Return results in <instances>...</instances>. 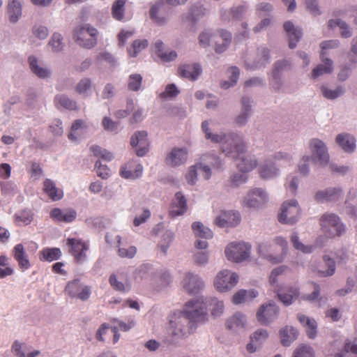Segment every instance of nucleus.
Masks as SVG:
<instances>
[{
	"instance_id": "f257e3e1",
	"label": "nucleus",
	"mask_w": 357,
	"mask_h": 357,
	"mask_svg": "<svg viewBox=\"0 0 357 357\" xmlns=\"http://www.w3.org/2000/svg\"><path fill=\"white\" fill-rule=\"evenodd\" d=\"M208 313L202 300L192 299L187 302L182 311H176L169 317V324L172 343L177 344L193 333L198 325L206 322Z\"/></svg>"
},
{
	"instance_id": "f03ea898",
	"label": "nucleus",
	"mask_w": 357,
	"mask_h": 357,
	"mask_svg": "<svg viewBox=\"0 0 357 357\" xmlns=\"http://www.w3.org/2000/svg\"><path fill=\"white\" fill-rule=\"evenodd\" d=\"M202 129L206 139L220 144L222 153L238 161L236 165L239 171L243 173L250 172L257 167V158L245 153L246 146L239 135L234 132L213 133L208 121L202 122Z\"/></svg>"
},
{
	"instance_id": "7ed1b4c3",
	"label": "nucleus",
	"mask_w": 357,
	"mask_h": 357,
	"mask_svg": "<svg viewBox=\"0 0 357 357\" xmlns=\"http://www.w3.org/2000/svg\"><path fill=\"white\" fill-rule=\"evenodd\" d=\"M98 35V30L89 24L79 25L73 30L74 40L86 49H91L96 45Z\"/></svg>"
},
{
	"instance_id": "20e7f679",
	"label": "nucleus",
	"mask_w": 357,
	"mask_h": 357,
	"mask_svg": "<svg viewBox=\"0 0 357 357\" xmlns=\"http://www.w3.org/2000/svg\"><path fill=\"white\" fill-rule=\"evenodd\" d=\"M321 226L328 237L340 236L345 231V226L340 218L334 213H325L321 219Z\"/></svg>"
},
{
	"instance_id": "39448f33",
	"label": "nucleus",
	"mask_w": 357,
	"mask_h": 357,
	"mask_svg": "<svg viewBox=\"0 0 357 357\" xmlns=\"http://www.w3.org/2000/svg\"><path fill=\"white\" fill-rule=\"evenodd\" d=\"M300 215L301 208L298 202L293 199L282 204L278 220L282 224L292 225L298 222Z\"/></svg>"
},
{
	"instance_id": "423d86ee",
	"label": "nucleus",
	"mask_w": 357,
	"mask_h": 357,
	"mask_svg": "<svg viewBox=\"0 0 357 357\" xmlns=\"http://www.w3.org/2000/svg\"><path fill=\"white\" fill-rule=\"evenodd\" d=\"M251 245L244 242L231 243L225 249V255L230 261L239 263L248 259L250 255Z\"/></svg>"
},
{
	"instance_id": "0eeeda50",
	"label": "nucleus",
	"mask_w": 357,
	"mask_h": 357,
	"mask_svg": "<svg viewBox=\"0 0 357 357\" xmlns=\"http://www.w3.org/2000/svg\"><path fill=\"white\" fill-rule=\"evenodd\" d=\"M65 293L72 298L85 301L89 298L91 289L89 286L84 284L79 279H75L67 283Z\"/></svg>"
},
{
	"instance_id": "6e6552de",
	"label": "nucleus",
	"mask_w": 357,
	"mask_h": 357,
	"mask_svg": "<svg viewBox=\"0 0 357 357\" xmlns=\"http://www.w3.org/2000/svg\"><path fill=\"white\" fill-rule=\"evenodd\" d=\"M309 148L312 155L310 158L321 166H326L329 162V154L325 143L318 138H313L309 142Z\"/></svg>"
},
{
	"instance_id": "1a4fd4ad",
	"label": "nucleus",
	"mask_w": 357,
	"mask_h": 357,
	"mask_svg": "<svg viewBox=\"0 0 357 357\" xmlns=\"http://www.w3.org/2000/svg\"><path fill=\"white\" fill-rule=\"evenodd\" d=\"M66 245L69 247V252L74 257L78 264H83L86 259V252L89 250V243L79 238H68Z\"/></svg>"
},
{
	"instance_id": "9d476101",
	"label": "nucleus",
	"mask_w": 357,
	"mask_h": 357,
	"mask_svg": "<svg viewBox=\"0 0 357 357\" xmlns=\"http://www.w3.org/2000/svg\"><path fill=\"white\" fill-rule=\"evenodd\" d=\"M238 280V276L236 273L223 270L217 275L214 285L218 291L225 292L232 289L237 284Z\"/></svg>"
},
{
	"instance_id": "9b49d317",
	"label": "nucleus",
	"mask_w": 357,
	"mask_h": 357,
	"mask_svg": "<svg viewBox=\"0 0 357 357\" xmlns=\"http://www.w3.org/2000/svg\"><path fill=\"white\" fill-rule=\"evenodd\" d=\"M188 158V151L185 147H174L166 155L165 164L171 167L184 165Z\"/></svg>"
},
{
	"instance_id": "f8f14e48",
	"label": "nucleus",
	"mask_w": 357,
	"mask_h": 357,
	"mask_svg": "<svg viewBox=\"0 0 357 357\" xmlns=\"http://www.w3.org/2000/svg\"><path fill=\"white\" fill-rule=\"evenodd\" d=\"M278 314L279 307L273 301H271L260 307L257 313V317L261 324L268 325L277 319Z\"/></svg>"
},
{
	"instance_id": "ddd939ff",
	"label": "nucleus",
	"mask_w": 357,
	"mask_h": 357,
	"mask_svg": "<svg viewBox=\"0 0 357 357\" xmlns=\"http://www.w3.org/2000/svg\"><path fill=\"white\" fill-rule=\"evenodd\" d=\"M268 200L267 193L262 188H255L249 191L244 197L243 204L248 208H257L264 205Z\"/></svg>"
},
{
	"instance_id": "4468645a",
	"label": "nucleus",
	"mask_w": 357,
	"mask_h": 357,
	"mask_svg": "<svg viewBox=\"0 0 357 357\" xmlns=\"http://www.w3.org/2000/svg\"><path fill=\"white\" fill-rule=\"evenodd\" d=\"M147 136V132L142 130L135 132L131 137L130 145L132 147L139 146L136 149V154L139 157H143L149 152V142Z\"/></svg>"
},
{
	"instance_id": "2eb2a0df",
	"label": "nucleus",
	"mask_w": 357,
	"mask_h": 357,
	"mask_svg": "<svg viewBox=\"0 0 357 357\" xmlns=\"http://www.w3.org/2000/svg\"><path fill=\"white\" fill-rule=\"evenodd\" d=\"M183 289L190 294H196L204 288V283L197 274L188 272L182 281Z\"/></svg>"
},
{
	"instance_id": "dca6fc26",
	"label": "nucleus",
	"mask_w": 357,
	"mask_h": 357,
	"mask_svg": "<svg viewBox=\"0 0 357 357\" xmlns=\"http://www.w3.org/2000/svg\"><path fill=\"white\" fill-rule=\"evenodd\" d=\"M241 107L239 114L236 116L235 123L239 126H245L252 114V100L246 96L242 97Z\"/></svg>"
},
{
	"instance_id": "f3484780",
	"label": "nucleus",
	"mask_w": 357,
	"mask_h": 357,
	"mask_svg": "<svg viewBox=\"0 0 357 357\" xmlns=\"http://www.w3.org/2000/svg\"><path fill=\"white\" fill-rule=\"evenodd\" d=\"M28 63L31 73L38 78L47 79L51 77V69L45 66L36 56H29L28 57Z\"/></svg>"
},
{
	"instance_id": "a211bd4d",
	"label": "nucleus",
	"mask_w": 357,
	"mask_h": 357,
	"mask_svg": "<svg viewBox=\"0 0 357 357\" xmlns=\"http://www.w3.org/2000/svg\"><path fill=\"white\" fill-rule=\"evenodd\" d=\"M342 197V190L340 188H328L319 190L314 195V199L321 203L335 202Z\"/></svg>"
},
{
	"instance_id": "6ab92c4d",
	"label": "nucleus",
	"mask_w": 357,
	"mask_h": 357,
	"mask_svg": "<svg viewBox=\"0 0 357 357\" xmlns=\"http://www.w3.org/2000/svg\"><path fill=\"white\" fill-rule=\"evenodd\" d=\"M180 77L190 81H196L202 73V69L199 63H188L181 65L178 68Z\"/></svg>"
},
{
	"instance_id": "aec40b11",
	"label": "nucleus",
	"mask_w": 357,
	"mask_h": 357,
	"mask_svg": "<svg viewBox=\"0 0 357 357\" xmlns=\"http://www.w3.org/2000/svg\"><path fill=\"white\" fill-rule=\"evenodd\" d=\"M187 211V200L182 192L175 194L174 199L171 204L169 215L175 218L183 215Z\"/></svg>"
},
{
	"instance_id": "412c9836",
	"label": "nucleus",
	"mask_w": 357,
	"mask_h": 357,
	"mask_svg": "<svg viewBox=\"0 0 357 357\" xmlns=\"http://www.w3.org/2000/svg\"><path fill=\"white\" fill-rule=\"evenodd\" d=\"M50 218L56 222L70 223L77 218V212L73 208L61 210L59 208H53L50 212Z\"/></svg>"
},
{
	"instance_id": "4be33fe9",
	"label": "nucleus",
	"mask_w": 357,
	"mask_h": 357,
	"mask_svg": "<svg viewBox=\"0 0 357 357\" xmlns=\"http://www.w3.org/2000/svg\"><path fill=\"white\" fill-rule=\"evenodd\" d=\"M280 169L271 159L266 160L259 167L260 176L264 179H273L280 175Z\"/></svg>"
},
{
	"instance_id": "5701e85b",
	"label": "nucleus",
	"mask_w": 357,
	"mask_h": 357,
	"mask_svg": "<svg viewBox=\"0 0 357 357\" xmlns=\"http://www.w3.org/2000/svg\"><path fill=\"white\" fill-rule=\"evenodd\" d=\"M14 259L17 261L20 268L22 271L30 268L31 264L26 254L24 245L22 243L17 244L13 249Z\"/></svg>"
},
{
	"instance_id": "b1692460",
	"label": "nucleus",
	"mask_w": 357,
	"mask_h": 357,
	"mask_svg": "<svg viewBox=\"0 0 357 357\" xmlns=\"http://www.w3.org/2000/svg\"><path fill=\"white\" fill-rule=\"evenodd\" d=\"M335 141L344 152L353 153L356 149V139L348 133L338 134Z\"/></svg>"
},
{
	"instance_id": "393cba45",
	"label": "nucleus",
	"mask_w": 357,
	"mask_h": 357,
	"mask_svg": "<svg viewBox=\"0 0 357 357\" xmlns=\"http://www.w3.org/2000/svg\"><path fill=\"white\" fill-rule=\"evenodd\" d=\"M284 29L289 36V47L291 49L295 48L297 43L299 41L303 35L301 29L300 28L295 27L293 23L290 21L286 22L284 24Z\"/></svg>"
},
{
	"instance_id": "a878e982",
	"label": "nucleus",
	"mask_w": 357,
	"mask_h": 357,
	"mask_svg": "<svg viewBox=\"0 0 357 357\" xmlns=\"http://www.w3.org/2000/svg\"><path fill=\"white\" fill-rule=\"evenodd\" d=\"M258 61L253 64L245 62L247 69L256 70L261 67H264L269 63L270 51L266 47H259L257 49Z\"/></svg>"
},
{
	"instance_id": "bb28decb",
	"label": "nucleus",
	"mask_w": 357,
	"mask_h": 357,
	"mask_svg": "<svg viewBox=\"0 0 357 357\" xmlns=\"http://www.w3.org/2000/svg\"><path fill=\"white\" fill-rule=\"evenodd\" d=\"M297 317L300 323L305 328L307 337L314 339L317 335V321L314 319L301 314H298Z\"/></svg>"
},
{
	"instance_id": "cd10ccee",
	"label": "nucleus",
	"mask_w": 357,
	"mask_h": 357,
	"mask_svg": "<svg viewBox=\"0 0 357 357\" xmlns=\"http://www.w3.org/2000/svg\"><path fill=\"white\" fill-rule=\"evenodd\" d=\"M322 63L319 64L312 71L313 78H317L324 74H331L333 71V61L330 58L320 57Z\"/></svg>"
},
{
	"instance_id": "c85d7f7f",
	"label": "nucleus",
	"mask_w": 357,
	"mask_h": 357,
	"mask_svg": "<svg viewBox=\"0 0 357 357\" xmlns=\"http://www.w3.org/2000/svg\"><path fill=\"white\" fill-rule=\"evenodd\" d=\"M43 190L53 201L60 200L63 196V190L58 188L55 182L50 178H46L44 181Z\"/></svg>"
},
{
	"instance_id": "c756f323",
	"label": "nucleus",
	"mask_w": 357,
	"mask_h": 357,
	"mask_svg": "<svg viewBox=\"0 0 357 357\" xmlns=\"http://www.w3.org/2000/svg\"><path fill=\"white\" fill-rule=\"evenodd\" d=\"M277 294L280 301L286 306L290 305L294 301L296 300L299 296V289L296 287H291L287 289L285 291L277 289Z\"/></svg>"
},
{
	"instance_id": "7c9ffc66",
	"label": "nucleus",
	"mask_w": 357,
	"mask_h": 357,
	"mask_svg": "<svg viewBox=\"0 0 357 357\" xmlns=\"http://www.w3.org/2000/svg\"><path fill=\"white\" fill-rule=\"evenodd\" d=\"M247 323L246 317L241 313L236 312L232 317L227 320L226 326L227 328L237 331L244 329Z\"/></svg>"
},
{
	"instance_id": "2f4dec72",
	"label": "nucleus",
	"mask_w": 357,
	"mask_h": 357,
	"mask_svg": "<svg viewBox=\"0 0 357 357\" xmlns=\"http://www.w3.org/2000/svg\"><path fill=\"white\" fill-rule=\"evenodd\" d=\"M7 12L11 23H16L22 16V3L19 0H8Z\"/></svg>"
},
{
	"instance_id": "473e14b6",
	"label": "nucleus",
	"mask_w": 357,
	"mask_h": 357,
	"mask_svg": "<svg viewBox=\"0 0 357 357\" xmlns=\"http://www.w3.org/2000/svg\"><path fill=\"white\" fill-rule=\"evenodd\" d=\"M281 343L283 346H289L298 335V330L292 326H286L280 331Z\"/></svg>"
},
{
	"instance_id": "72a5a7b5",
	"label": "nucleus",
	"mask_w": 357,
	"mask_h": 357,
	"mask_svg": "<svg viewBox=\"0 0 357 357\" xmlns=\"http://www.w3.org/2000/svg\"><path fill=\"white\" fill-rule=\"evenodd\" d=\"M54 103L58 108L61 107L68 110L77 109V102L64 94L56 95L54 97Z\"/></svg>"
},
{
	"instance_id": "f704fd0d",
	"label": "nucleus",
	"mask_w": 357,
	"mask_h": 357,
	"mask_svg": "<svg viewBox=\"0 0 357 357\" xmlns=\"http://www.w3.org/2000/svg\"><path fill=\"white\" fill-rule=\"evenodd\" d=\"M290 241L292 243L293 247L304 254H310L314 251V246L304 245L299 238V236L297 231H294L290 236Z\"/></svg>"
},
{
	"instance_id": "c9c22d12",
	"label": "nucleus",
	"mask_w": 357,
	"mask_h": 357,
	"mask_svg": "<svg viewBox=\"0 0 357 357\" xmlns=\"http://www.w3.org/2000/svg\"><path fill=\"white\" fill-rule=\"evenodd\" d=\"M61 257V251L58 248H45L39 253L41 261L49 262L59 259Z\"/></svg>"
},
{
	"instance_id": "e433bc0d",
	"label": "nucleus",
	"mask_w": 357,
	"mask_h": 357,
	"mask_svg": "<svg viewBox=\"0 0 357 357\" xmlns=\"http://www.w3.org/2000/svg\"><path fill=\"white\" fill-rule=\"evenodd\" d=\"M192 231L197 238L208 239L213 237V232L201 222H195L192 225Z\"/></svg>"
},
{
	"instance_id": "4c0bfd02",
	"label": "nucleus",
	"mask_w": 357,
	"mask_h": 357,
	"mask_svg": "<svg viewBox=\"0 0 357 357\" xmlns=\"http://www.w3.org/2000/svg\"><path fill=\"white\" fill-rule=\"evenodd\" d=\"M200 300L204 301L203 298H199ZM206 305V308L207 307V305H208L211 307V314L214 317H220L224 311V304L223 302L221 301H219L216 298H211L210 300H208L206 302L203 301ZM207 311V310L206 309Z\"/></svg>"
},
{
	"instance_id": "58836bf2",
	"label": "nucleus",
	"mask_w": 357,
	"mask_h": 357,
	"mask_svg": "<svg viewBox=\"0 0 357 357\" xmlns=\"http://www.w3.org/2000/svg\"><path fill=\"white\" fill-rule=\"evenodd\" d=\"M323 261L327 267L326 270H317V273L321 277H328L333 275L336 269L335 262L334 259L328 255H324Z\"/></svg>"
},
{
	"instance_id": "ea45409f",
	"label": "nucleus",
	"mask_w": 357,
	"mask_h": 357,
	"mask_svg": "<svg viewBox=\"0 0 357 357\" xmlns=\"http://www.w3.org/2000/svg\"><path fill=\"white\" fill-rule=\"evenodd\" d=\"M153 273L152 266L150 264H142L135 269L133 275L136 281L140 282L147 280Z\"/></svg>"
},
{
	"instance_id": "a19ab883",
	"label": "nucleus",
	"mask_w": 357,
	"mask_h": 357,
	"mask_svg": "<svg viewBox=\"0 0 357 357\" xmlns=\"http://www.w3.org/2000/svg\"><path fill=\"white\" fill-rule=\"evenodd\" d=\"M219 34L222 40V43L216 44L215 52L218 53H222L225 52L230 45L232 39V35L231 32L225 29H220L219 31Z\"/></svg>"
},
{
	"instance_id": "79ce46f5",
	"label": "nucleus",
	"mask_w": 357,
	"mask_h": 357,
	"mask_svg": "<svg viewBox=\"0 0 357 357\" xmlns=\"http://www.w3.org/2000/svg\"><path fill=\"white\" fill-rule=\"evenodd\" d=\"M33 213L31 210H23L15 215V220L19 226H26L32 222Z\"/></svg>"
},
{
	"instance_id": "37998d69",
	"label": "nucleus",
	"mask_w": 357,
	"mask_h": 357,
	"mask_svg": "<svg viewBox=\"0 0 357 357\" xmlns=\"http://www.w3.org/2000/svg\"><path fill=\"white\" fill-rule=\"evenodd\" d=\"M228 73L230 74L229 81H225L221 84V87L225 89H227L236 85L239 78L240 70L236 66H231L228 70Z\"/></svg>"
},
{
	"instance_id": "c03bdc74",
	"label": "nucleus",
	"mask_w": 357,
	"mask_h": 357,
	"mask_svg": "<svg viewBox=\"0 0 357 357\" xmlns=\"http://www.w3.org/2000/svg\"><path fill=\"white\" fill-rule=\"evenodd\" d=\"M126 0H116L112 8V17L119 21H121L124 17Z\"/></svg>"
},
{
	"instance_id": "a18cd8bd",
	"label": "nucleus",
	"mask_w": 357,
	"mask_h": 357,
	"mask_svg": "<svg viewBox=\"0 0 357 357\" xmlns=\"http://www.w3.org/2000/svg\"><path fill=\"white\" fill-rule=\"evenodd\" d=\"M273 157L275 161L280 162L282 167L291 166L294 162L292 155L288 152L278 151L275 153Z\"/></svg>"
},
{
	"instance_id": "49530a36",
	"label": "nucleus",
	"mask_w": 357,
	"mask_h": 357,
	"mask_svg": "<svg viewBox=\"0 0 357 357\" xmlns=\"http://www.w3.org/2000/svg\"><path fill=\"white\" fill-rule=\"evenodd\" d=\"M320 57L328 58V51L336 49L340 46V41L337 39L322 41L320 43Z\"/></svg>"
},
{
	"instance_id": "de8ad7c7",
	"label": "nucleus",
	"mask_w": 357,
	"mask_h": 357,
	"mask_svg": "<svg viewBox=\"0 0 357 357\" xmlns=\"http://www.w3.org/2000/svg\"><path fill=\"white\" fill-rule=\"evenodd\" d=\"M48 45L54 52H59L63 50V36L59 33H54L49 40Z\"/></svg>"
},
{
	"instance_id": "09e8293b",
	"label": "nucleus",
	"mask_w": 357,
	"mask_h": 357,
	"mask_svg": "<svg viewBox=\"0 0 357 357\" xmlns=\"http://www.w3.org/2000/svg\"><path fill=\"white\" fill-rule=\"evenodd\" d=\"M202 162L210 165L213 168L217 169H222L223 168V163L218 156L214 153H206L202 157Z\"/></svg>"
},
{
	"instance_id": "8fccbe9b",
	"label": "nucleus",
	"mask_w": 357,
	"mask_h": 357,
	"mask_svg": "<svg viewBox=\"0 0 357 357\" xmlns=\"http://www.w3.org/2000/svg\"><path fill=\"white\" fill-rule=\"evenodd\" d=\"M321 93L324 98L328 100H334L341 96L344 91L342 86H337L335 89H331L325 86L321 88Z\"/></svg>"
},
{
	"instance_id": "3c124183",
	"label": "nucleus",
	"mask_w": 357,
	"mask_h": 357,
	"mask_svg": "<svg viewBox=\"0 0 357 357\" xmlns=\"http://www.w3.org/2000/svg\"><path fill=\"white\" fill-rule=\"evenodd\" d=\"M142 76L140 74L134 73L128 77V88L132 91H138L141 89Z\"/></svg>"
},
{
	"instance_id": "603ef678",
	"label": "nucleus",
	"mask_w": 357,
	"mask_h": 357,
	"mask_svg": "<svg viewBox=\"0 0 357 357\" xmlns=\"http://www.w3.org/2000/svg\"><path fill=\"white\" fill-rule=\"evenodd\" d=\"M207 13L206 8L200 3L192 6L190 8V17L192 20L197 22Z\"/></svg>"
},
{
	"instance_id": "864d4df0",
	"label": "nucleus",
	"mask_w": 357,
	"mask_h": 357,
	"mask_svg": "<svg viewBox=\"0 0 357 357\" xmlns=\"http://www.w3.org/2000/svg\"><path fill=\"white\" fill-rule=\"evenodd\" d=\"M148 46V40L146 39L135 40L130 48L128 50L129 55L135 57L144 49Z\"/></svg>"
},
{
	"instance_id": "5fc2aeb1",
	"label": "nucleus",
	"mask_w": 357,
	"mask_h": 357,
	"mask_svg": "<svg viewBox=\"0 0 357 357\" xmlns=\"http://www.w3.org/2000/svg\"><path fill=\"white\" fill-rule=\"evenodd\" d=\"M248 181V176L245 174L234 173L228 179V185L231 188H238L245 183Z\"/></svg>"
},
{
	"instance_id": "6e6d98bb",
	"label": "nucleus",
	"mask_w": 357,
	"mask_h": 357,
	"mask_svg": "<svg viewBox=\"0 0 357 357\" xmlns=\"http://www.w3.org/2000/svg\"><path fill=\"white\" fill-rule=\"evenodd\" d=\"M269 250H271V245L268 243H263L258 246V252L264 258L267 259L268 261H273L275 263L280 262L279 257H273L271 254L268 253Z\"/></svg>"
},
{
	"instance_id": "4d7b16f0",
	"label": "nucleus",
	"mask_w": 357,
	"mask_h": 357,
	"mask_svg": "<svg viewBox=\"0 0 357 357\" xmlns=\"http://www.w3.org/2000/svg\"><path fill=\"white\" fill-rule=\"evenodd\" d=\"M292 357H314V352L310 346L301 345L295 349Z\"/></svg>"
},
{
	"instance_id": "13d9d810",
	"label": "nucleus",
	"mask_w": 357,
	"mask_h": 357,
	"mask_svg": "<svg viewBox=\"0 0 357 357\" xmlns=\"http://www.w3.org/2000/svg\"><path fill=\"white\" fill-rule=\"evenodd\" d=\"M328 352L330 354L333 355L334 357H344L347 353L345 352L344 347L342 348L341 342L337 340L331 344Z\"/></svg>"
},
{
	"instance_id": "bf43d9fd",
	"label": "nucleus",
	"mask_w": 357,
	"mask_h": 357,
	"mask_svg": "<svg viewBox=\"0 0 357 357\" xmlns=\"http://www.w3.org/2000/svg\"><path fill=\"white\" fill-rule=\"evenodd\" d=\"M300 179L297 176L289 175L287 178V182L285 183L286 188L291 194H295L298 190Z\"/></svg>"
},
{
	"instance_id": "052dcab7",
	"label": "nucleus",
	"mask_w": 357,
	"mask_h": 357,
	"mask_svg": "<svg viewBox=\"0 0 357 357\" xmlns=\"http://www.w3.org/2000/svg\"><path fill=\"white\" fill-rule=\"evenodd\" d=\"M33 35L40 40H45L49 34L47 27L42 24H35L32 28Z\"/></svg>"
},
{
	"instance_id": "680f3d73",
	"label": "nucleus",
	"mask_w": 357,
	"mask_h": 357,
	"mask_svg": "<svg viewBox=\"0 0 357 357\" xmlns=\"http://www.w3.org/2000/svg\"><path fill=\"white\" fill-rule=\"evenodd\" d=\"M102 126L105 130L110 132L117 133L119 123L114 121L111 118L105 116L102 119Z\"/></svg>"
},
{
	"instance_id": "e2e57ef3",
	"label": "nucleus",
	"mask_w": 357,
	"mask_h": 357,
	"mask_svg": "<svg viewBox=\"0 0 357 357\" xmlns=\"http://www.w3.org/2000/svg\"><path fill=\"white\" fill-rule=\"evenodd\" d=\"M91 80L89 78L82 79L76 86L75 90L79 94H84L91 88Z\"/></svg>"
},
{
	"instance_id": "0e129e2a",
	"label": "nucleus",
	"mask_w": 357,
	"mask_h": 357,
	"mask_svg": "<svg viewBox=\"0 0 357 357\" xmlns=\"http://www.w3.org/2000/svg\"><path fill=\"white\" fill-rule=\"evenodd\" d=\"M310 156L304 155L300 160L298 165V169L299 172L304 176H306L310 173V165L309 162L310 160Z\"/></svg>"
},
{
	"instance_id": "69168bd1",
	"label": "nucleus",
	"mask_w": 357,
	"mask_h": 357,
	"mask_svg": "<svg viewBox=\"0 0 357 357\" xmlns=\"http://www.w3.org/2000/svg\"><path fill=\"white\" fill-rule=\"evenodd\" d=\"M95 169L97 175L102 179H106L109 176V169L107 165H102L100 160L96 162Z\"/></svg>"
},
{
	"instance_id": "338daca9",
	"label": "nucleus",
	"mask_w": 357,
	"mask_h": 357,
	"mask_svg": "<svg viewBox=\"0 0 357 357\" xmlns=\"http://www.w3.org/2000/svg\"><path fill=\"white\" fill-rule=\"evenodd\" d=\"M227 223L229 227H236L241 222V215L238 211H225Z\"/></svg>"
},
{
	"instance_id": "774afa93",
	"label": "nucleus",
	"mask_w": 357,
	"mask_h": 357,
	"mask_svg": "<svg viewBox=\"0 0 357 357\" xmlns=\"http://www.w3.org/2000/svg\"><path fill=\"white\" fill-rule=\"evenodd\" d=\"M268 332L265 329H259L250 337L252 341L256 342V344L261 345L268 337Z\"/></svg>"
}]
</instances>
